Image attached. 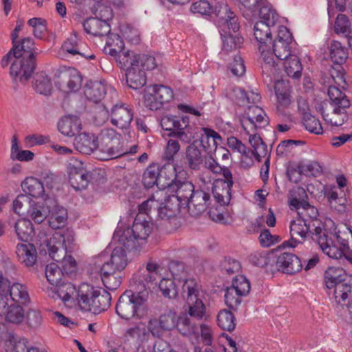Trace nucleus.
Here are the masks:
<instances>
[{
  "mask_svg": "<svg viewBox=\"0 0 352 352\" xmlns=\"http://www.w3.org/2000/svg\"><path fill=\"white\" fill-rule=\"evenodd\" d=\"M81 129V121L78 117L75 116H64L58 122V131L67 137L75 136Z\"/></svg>",
  "mask_w": 352,
  "mask_h": 352,
  "instance_id": "c756f323",
  "label": "nucleus"
},
{
  "mask_svg": "<svg viewBox=\"0 0 352 352\" xmlns=\"http://www.w3.org/2000/svg\"><path fill=\"white\" fill-rule=\"evenodd\" d=\"M323 226L320 221H315L314 223H310L307 220L300 217L292 221L290 223L291 240L285 241L283 245L284 247L295 248L298 243L296 237L300 236L302 239L311 236L314 241V237H318L320 233H322Z\"/></svg>",
  "mask_w": 352,
  "mask_h": 352,
  "instance_id": "0eeeda50",
  "label": "nucleus"
},
{
  "mask_svg": "<svg viewBox=\"0 0 352 352\" xmlns=\"http://www.w3.org/2000/svg\"><path fill=\"white\" fill-rule=\"evenodd\" d=\"M99 149L104 155L101 157L102 160L116 159L127 153V148L124 147V142L122 140L121 135L113 129H106L102 131Z\"/></svg>",
  "mask_w": 352,
  "mask_h": 352,
  "instance_id": "6e6552de",
  "label": "nucleus"
},
{
  "mask_svg": "<svg viewBox=\"0 0 352 352\" xmlns=\"http://www.w3.org/2000/svg\"><path fill=\"white\" fill-rule=\"evenodd\" d=\"M210 195L202 190H197L185 205L188 206V212L191 216L197 217L206 211L210 204Z\"/></svg>",
  "mask_w": 352,
  "mask_h": 352,
  "instance_id": "aec40b11",
  "label": "nucleus"
},
{
  "mask_svg": "<svg viewBox=\"0 0 352 352\" xmlns=\"http://www.w3.org/2000/svg\"><path fill=\"white\" fill-rule=\"evenodd\" d=\"M146 290L134 293L126 291L119 298L116 307V314L122 319L129 320L138 316V311L147 300Z\"/></svg>",
  "mask_w": 352,
  "mask_h": 352,
  "instance_id": "423d86ee",
  "label": "nucleus"
},
{
  "mask_svg": "<svg viewBox=\"0 0 352 352\" xmlns=\"http://www.w3.org/2000/svg\"><path fill=\"white\" fill-rule=\"evenodd\" d=\"M345 272L341 267H329L324 272L326 287L330 291L333 289V298L338 303L345 301L352 296L351 285L345 282Z\"/></svg>",
  "mask_w": 352,
  "mask_h": 352,
  "instance_id": "39448f33",
  "label": "nucleus"
},
{
  "mask_svg": "<svg viewBox=\"0 0 352 352\" xmlns=\"http://www.w3.org/2000/svg\"><path fill=\"white\" fill-rule=\"evenodd\" d=\"M178 331L183 336L190 337L198 333V327L192 323L187 316L177 318V326Z\"/></svg>",
  "mask_w": 352,
  "mask_h": 352,
  "instance_id": "13d9d810",
  "label": "nucleus"
},
{
  "mask_svg": "<svg viewBox=\"0 0 352 352\" xmlns=\"http://www.w3.org/2000/svg\"><path fill=\"white\" fill-rule=\"evenodd\" d=\"M177 312L174 309L166 310L158 318L149 320L148 328L152 335L160 337L164 331H170L177 326Z\"/></svg>",
  "mask_w": 352,
  "mask_h": 352,
  "instance_id": "4468645a",
  "label": "nucleus"
},
{
  "mask_svg": "<svg viewBox=\"0 0 352 352\" xmlns=\"http://www.w3.org/2000/svg\"><path fill=\"white\" fill-rule=\"evenodd\" d=\"M271 261H274L273 254L265 252H256L250 256V261L255 266L264 267L271 264Z\"/></svg>",
  "mask_w": 352,
  "mask_h": 352,
  "instance_id": "774afa93",
  "label": "nucleus"
},
{
  "mask_svg": "<svg viewBox=\"0 0 352 352\" xmlns=\"http://www.w3.org/2000/svg\"><path fill=\"white\" fill-rule=\"evenodd\" d=\"M60 83L65 91H77L82 85V76L74 68H69L60 74Z\"/></svg>",
  "mask_w": 352,
  "mask_h": 352,
  "instance_id": "393cba45",
  "label": "nucleus"
},
{
  "mask_svg": "<svg viewBox=\"0 0 352 352\" xmlns=\"http://www.w3.org/2000/svg\"><path fill=\"white\" fill-rule=\"evenodd\" d=\"M332 111H329L327 104H322L320 112L324 120L333 126H342L348 119L346 109L348 108L340 107H331Z\"/></svg>",
  "mask_w": 352,
  "mask_h": 352,
  "instance_id": "5701e85b",
  "label": "nucleus"
},
{
  "mask_svg": "<svg viewBox=\"0 0 352 352\" xmlns=\"http://www.w3.org/2000/svg\"><path fill=\"white\" fill-rule=\"evenodd\" d=\"M285 72L288 76L298 79L302 76V66L300 58L296 54H292L288 58L282 60Z\"/></svg>",
  "mask_w": 352,
  "mask_h": 352,
  "instance_id": "a18cd8bd",
  "label": "nucleus"
},
{
  "mask_svg": "<svg viewBox=\"0 0 352 352\" xmlns=\"http://www.w3.org/2000/svg\"><path fill=\"white\" fill-rule=\"evenodd\" d=\"M274 88L278 109L280 110V109L288 107L292 102L290 87L288 82L284 80H278L275 81Z\"/></svg>",
  "mask_w": 352,
  "mask_h": 352,
  "instance_id": "7c9ffc66",
  "label": "nucleus"
},
{
  "mask_svg": "<svg viewBox=\"0 0 352 352\" xmlns=\"http://www.w3.org/2000/svg\"><path fill=\"white\" fill-rule=\"evenodd\" d=\"M162 276L159 283V288L163 296L166 298H175L178 294L177 287L175 280Z\"/></svg>",
  "mask_w": 352,
  "mask_h": 352,
  "instance_id": "0e129e2a",
  "label": "nucleus"
},
{
  "mask_svg": "<svg viewBox=\"0 0 352 352\" xmlns=\"http://www.w3.org/2000/svg\"><path fill=\"white\" fill-rule=\"evenodd\" d=\"M153 230V223L151 220L147 219L142 214H137L132 227L124 230H116L113 238L127 250H137L139 248L140 241L146 240Z\"/></svg>",
  "mask_w": 352,
  "mask_h": 352,
  "instance_id": "f03ea898",
  "label": "nucleus"
},
{
  "mask_svg": "<svg viewBox=\"0 0 352 352\" xmlns=\"http://www.w3.org/2000/svg\"><path fill=\"white\" fill-rule=\"evenodd\" d=\"M98 287L87 283H82L77 291V300L80 309L92 313V306Z\"/></svg>",
  "mask_w": 352,
  "mask_h": 352,
  "instance_id": "b1692460",
  "label": "nucleus"
},
{
  "mask_svg": "<svg viewBox=\"0 0 352 352\" xmlns=\"http://www.w3.org/2000/svg\"><path fill=\"white\" fill-rule=\"evenodd\" d=\"M217 324L223 330L231 331L236 326L235 317L229 310H221L217 315Z\"/></svg>",
  "mask_w": 352,
  "mask_h": 352,
  "instance_id": "052dcab7",
  "label": "nucleus"
},
{
  "mask_svg": "<svg viewBox=\"0 0 352 352\" xmlns=\"http://www.w3.org/2000/svg\"><path fill=\"white\" fill-rule=\"evenodd\" d=\"M168 270L175 280L182 283V292H184V287L190 282L198 285L197 280L189 276L185 265L182 262L172 261L168 265Z\"/></svg>",
  "mask_w": 352,
  "mask_h": 352,
  "instance_id": "bb28decb",
  "label": "nucleus"
},
{
  "mask_svg": "<svg viewBox=\"0 0 352 352\" xmlns=\"http://www.w3.org/2000/svg\"><path fill=\"white\" fill-rule=\"evenodd\" d=\"M126 79L129 87L133 89L143 87L146 82L145 72L138 66L126 69Z\"/></svg>",
  "mask_w": 352,
  "mask_h": 352,
  "instance_id": "79ce46f5",
  "label": "nucleus"
},
{
  "mask_svg": "<svg viewBox=\"0 0 352 352\" xmlns=\"http://www.w3.org/2000/svg\"><path fill=\"white\" fill-rule=\"evenodd\" d=\"M182 294L188 305L189 316L201 320L206 314V308L202 300L200 285H195L192 282H190L184 287V292H182Z\"/></svg>",
  "mask_w": 352,
  "mask_h": 352,
  "instance_id": "9d476101",
  "label": "nucleus"
},
{
  "mask_svg": "<svg viewBox=\"0 0 352 352\" xmlns=\"http://www.w3.org/2000/svg\"><path fill=\"white\" fill-rule=\"evenodd\" d=\"M329 55L333 63L340 65L348 58V50L340 42L333 41L329 46Z\"/></svg>",
  "mask_w": 352,
  "mask_h": 352,
  "instance_id": "3c124183",
  "label": "nucleus"
},
{
  "mask_svg": "<svg viewBox=\"0 0 352 352\" xmlns=\"http://www.w3.org/2000/svg\"><path fill=\"white\" fill-rule=\"evenodd\" d=\"M91 174L82 168L71 167L69 172V182L76 191L87 188L90 182Z\"/></svg>",
  "mask_w": 352,
  "mask_h": 352,
  "instance_id": "cd10ccee",
  "label": "nucleus"
},
{
  "mask_svg": "<svg viewBox=\"0 0 352 352\" xmlns=\"http://www.w3.org/2000/svg\"><path fill=\"white\" fill-rule=\"evenodd\" d=\"M214 12L218 18L220 28H227L233 33L238 32L240 28L238 17L228 5L226 0H218L214 5Z\"/></svg>",
  "mask_w": 352,
  "mask_h": 352,
  "instance_id": "ddd939ff",
  "label": "nucleus"
},
{
  "mask_svg": "<svg viewBox=\"0 0 352 352\" xmlns=\"http://www.w3.org/2000/svg\"><path fill=\"white\" fill-rule=\"evenodd\" d=\"M34 89L40 94L45 96L51 94L52 85L51 80L44 74H37L34 78Z\"/></svg>",
  "mask_w": 352,
  "mask_h": 352,
  "instance_id": "e2e57ef3",
  "label": "nucleus"
},
{
  "mask_svg": "<svg viewBox=\"0 0 352 352\" xmlns=\"http://www.w3.org/2000/svg\"><path fill=\"white\" fill-rule=\"evenodd\" d=\"M175 190L176 196L180 201L186 205L192 194H194L195 187L192 183L186 179L181 180L180 177L175 182V184L170 189Z\"/></svg>",
  "mask_w": 352,
  "mask_h": 352,
  "instance_id": "c9c22d12",
  "label": "nucleus"
},
{
  "mask_svg": "<svg viewBox=\"0 0 352 352\" xmlns=\"http://www.w3.org/2000/svg\"><path fill=\"white\" fill-rule=\"evenodd\" d=\"M100 274L104 286L109 290L117 289L122 283L121 272L111 270L107 265H102Z\"/></svg>",
  "mask_w": 352,
  "mask_h": 352,
  "instance_id": "f704fd0d",
  "label": "nucleus"
},
{
  "mask_svg": "<svg viewBox=\"0 0 352 352\" xmlns=\"http://www.w3.org/2000/svg\"><path fill=\"white\" fill-rule=\"evenodd\" d=\"M4 348L6 352H41L38 348H29L25 338H19L11 333L5 339Z\"/></svg>",
  "mask_w": 352,
  "mask_h": 352,
  "instance_id": "2f4dec72",
  "label": "nucleus"
},
{
  "mask_svg": "<svg viewBox=\"0 0 352 352\" xmlns=\"http://www.w3.org/2000/svg\"><path fill=\"white\" fill-rule=\"evenodd\" d=\"M258 22L276 27L280 23V19L271 5H265L260 8Z\"/></svg>",
  "mask_w": 352,
  "mask_h": 352,
  "instance_id": "603ef678",
  "label": "nucleus"
},
{
  "mask_svg": "<svg viewBox=\"0 0 352 352\" xmlns=\"http://www.w3.org/2000/svg\"><path fill=\"white\" fill-rule=\"evenodd\" d=\"M8 296L10 298L18 303L27 305L30 302V298L28 292L27 287L20 283H14L8 289Z\"/></svg>",
  "mask_w": 352,
  "mask_h": 352,
  "instance_id": "c03bdc74",
  "label": "nucleus"
},
{
  "mask_svg": "<svg viewBox=\"0 0 352 352\" xmlns=\"http://www.w3.org/2000/svg\"><path fill=\"white\" fill-rule=\"evenodd\" d=\"M245 117L241 120V126L247 134L255 133L258 129L269 124L265 111L257 105H250L245 111Z\"/></svg>",
  "mask_w": 352,
  "mask_h": 352,
  "instance_id": "9b49d317",
  "label": "nucleus"
},
{
  "mask_svg": "<svg viewBox=\"0 0 352 352\" xmlns=\"http://www.w3.org/2000/svg\"><path fill=\"white\" fill-rule=\"evenodd\" d=\"M62 50L72 55H80L86 59H94L95 55L87 54L86 45L78 37L76 34L71 35L62 45Z\"/></svg>",
  "mask_w": 352,
  "mask_h": 352,
  "instance_id": "c85d7f7f",
  "label": "nucleus"
},
{
  "mask_svg": "<svg viewBox=\"0 0 352 352\" xmlns=\"http://www.w3.org/2000/svg\"><path fill=\"white\" fill-rule=\"evenodd\" d=\"M14 58L10 67V75L16 81L26 82L35 69V54L30 53L28 55V58L25 56H17Z\"/></svg>",
  "mask_w": 352,
  "mask_h": 352,
  "instance_id": "f8f14e48",
  "label": "nucleus"
},
{
  "mask_svg": "<svg viewBox=\"0 0 352 352\" xmlns=\"http://www.w3.org/2000/svg\"><path fill=\"white\" fill-rule=\"evenodd\" d=\"M55 290L58 296L61 298L65 303L73 299L76 293L75 286L71 283H60L58 285L55 287Z\"/></svg>",
  "mask_w": 352,
  "mask_h": 352,
  "instance_id": "69168bd1",
  "label": "nucleus"
},
{
  "mask_svg": "<svg viewBox=\"0 0 352 352\" xmlns=\"http://www.w3.org/2000/svg\"><path fill=\"white\" fill-rule=\"evenodd\" d=\"M50 256L54 261L62 264L63 272L67 274H72L76 270V262L74 257L67 255V252L63 248L59 251H48Z\"/></svg>",
  "mask_w": 352,
  "mask_h": 352,
  "instance_id": "72a5a7b5",
  "label": "nucleus"
},
{
  "mask_svg": "<svg viewBox=\"0 0 352 352\" xmlns=\"http://www.w3.org/2000/svg\"><path fill=\"white\" fill-rule=\"evenodd\" d=\"M74 241V233L73 230L66 229L61 232H56L50 239L44 241L47 251H59L63 248L67 252L72 251Z\"/></svg>",
  "mask_w": 352,
  "mask_h": 352,
  "instance_id": "2eb2a0df",
  "label": "nucleus"
},
{
  "mask_svg": "<svg viewBox=\"0 0 352 352\" xmlns=\"http://www.w3.org/2000/svg\"><path fill=\"white\" fill-rule=\"evenodd\" d=\"M167 270L155 262H148L146 270L142 273L140 280L146 283H152L157 278H162L166 275Z\"/></svg>",
  "mask_w": 352,
  "mask_h": 352,
  "instance_id": "58836bf2",
  "label": "nucleus"
},
{
  "mask_svg": "<svg viewBox=\"0 0 352 352\" xmlns=\"http://www.w3.org/2000/svg\"><path fill=\"white\" fill-rule=\"evenodd\" d=\"M127 263L126 250L122 247H116L113 250L109 258L104 261L102 265H107L111 270L122 272Z\"/></svg>",
  "mask_w": 352,
  "mask_h": 352,
  "instance_id": "473e14b6",
  "label": "nucleus"
},
{
  "mask_svg": "<svg viewBox=\"0 0 352 352\" xmlns=\"http://www.w3.org/2000/svg\"><path fill=\"white\" fill-rule=\"evenodd\" d=\"M232 186H227L221 180H216L212 187V194L214 199L221 206H227L231 199Z\"/></svg>",
  "mask_w": 352,
  "mask_h": 352,
  "instance_id": "37998d69",
  "label": "nucleus"
},
{
  "mask_svg": "<svg viewBox=\"0 0 352 352\" xmlns=\"http://www.w3.org/2000/svg\"><path fill=\"white\" fill-rule=\"evenodd\" d=\"M349 239L342 237L340 234H333L327 230L318 237H314L322 252L330 258L339 259L344 256L349 263H352V232L346 233Z\"/></svg>",
  "mask_w": 352,
  "mask_h": 352,
  "instance_id": "7ed1b4c3",
  "label": "nucleus"
},
{
  "mask_svg": "<svg viewBox=\"0 0 352 352\" xmlns=\"http://www.w3.org/2000/svg\"><path fill=\"white\" fill-rule=\"evenodd\" d=\"M328 96L330 99L331 107L349 108V100L347 98L345 94L341 91L337 87L330 85L328 89Z\"/></svg>",
  "mask_w": 352,
  "mask_h": 352,
  "instance_id": "864d4df0",
  "label": "nucleus"
},
{
  "mask_svg": "<svg viewBox=\"0 0 352 352\" xmlns=\"http://www.w3.org/2000/svg\"><path fill=\"white\" fill-rule=\"evenodd\" d=\"M159 177L157 188L160 190L169 188L170 189L175 182L178 179L180 176L177 174L175 166L173 163L168 162L160 166L158 164Z\"/></svg>",
  "mask_w": 352,
  "mask_h": 352,
  "instance_id": "4be33fe9",
  "label": "nucleus"
},
{
  "mask_svg": "<svg viewBox=\"0 0 352 352\" xmlns=\"http://www.w3.org/2000/svg\"><path fill=\"white\" fill-rule=\"evenodd\" d=\"M74 144L78 151L87 155L100 147L98 138L93 133L85 132L76 137Z\"/></svg>",
  "mask_w": 352,
  "mask_h": 352,
  "instance_id": "a878e982",
  "label": "nucleus"
},
{
  "mask_svg": "<svg viewBox=\"0 0 352 352\" xmlns=\"http://www.w3.org/2000/svg\"><path fill=\"white\" fill-rule=\"evenodd\" d=\"M116 57L118 63L122 68L128 69L138 66V54H135L133 52L122 51Z\"/></svg>",
  "mask_w": 352,
  "mask_h": 352,
  "instance_id": "338daca9",
  "label": "nucleus"
},
{
  "mask_svg": "<svg viewBox=\"0 0 352 352\" xmlns=\"http://www.w3.org/2000/svg\"><path fill=\"white\" fill-rule=\"evenodd\" d=\"M275 28L258 21L254 26V36L259 43L258 51L262 59V75L263 78H270V80L275 77L279 71L278 64L274 60L270 47L272 41V34Z\"/></svg>",
  "mask_w": 352,
  "mask_h": 352,
  "instance_id": "f257e3e1",
  "label": "nucleus"
},
{
  "mask_svg": "<svg viewBox=\"0 0 352 352\" xmlns=\"http://www.w3.org/2000/svg\"><path fill=\"white\" fill-rule=\"evenodd\" d=\"M6 320L12 324H19L25 319V313L23 308L19 305H8L6 308Z\"/></svg>",
  "mask_w": 352,
  "mask_h": 352,
  "instance_id": "4d7b16f0",
  "label": "nucleus"
},
{
  "mask_svg": "<svg viewBox=\"0 0 352 352\" xmlns=\"http://www.w3.org/2000/svg\"><path fill=\"white\" fill-rule=\"evenodd\" d=\"M124 46V42L119 35L108 34L104 51L106 54L116 57L123 50Z\"/></svg>",
  "mask_w": 352,
  "mask_h": 352,
  "instance_id": "5fc2aeb1",
  "label": "nucleus"
},
{
  "mask_svg": "<svg viewBox=\"0 0 352 352\" xmlns=\"http://www.w3.org/2000/svg\"><path fill=\"white\" fill-rule=\"evenodd\" d=\"M289 206L292 209L296 210L298 217L307 220L310 223H314L318 219V211L316 207L310 205L308 202L300 200L296 196L289 201Z\"/></svg>",
  "mask_w": 352,
  "mask_h": 352,
  "instance_id": "412c9836",
  "label": "nucleus"
},
{
  "mask_svg": "<svg viewBox=\"0 0 352 352\" xmlns=\"http://www.w3.org/2000/svg\"><path fill=\"white\" fill-rule=\"evenodd\" d=\"M248 135H249V142L253 148V154L255 158L260 162L262 158L266 157L269 155L267 146L261 137L255 133Z\"/></svg>",
  "mask_w": 352,
  "mask_h": 352,
  "instance_id": "8fccbe9b",
  "label": "nucleus"
},
{
  "mask_svg": "<svg viewBox=\"0 0 352 352\" xmlns=\"http://www.w3.org/2000/svg\"><path fill=\"white\" fill-rule=\"evenodd\" d=\"M276 267L278 271L292 274L299 272L302 267V263L299 258L292 253L283 252L276 259Z\"/></svg>",
  "mask_w": 352,
  "mask_h": 352,
  "instance_id": "6ab92c4d",
  "label": "nucleus"
},
{
  "mask_svg": "<svg viewBox=\"0 0 352 352\" xmlns=\"http://www.w3.org/2000/svg\"><path fill=\"white\" fill-rule=\"evenodd\" d=\"M196 140H192L186 148L185 160L188 166L193 170L200 169L203 164V157L201 151L195 144Z\"/></svg>",
  "mask_w": 352,
  "mask_h": 352,
  "instance_id": "4c0bfd02",
  "label": "nucleus"
},
{
  "mask_svg": "<svg viewBox=\"0 0 352 352\" xmlns=\"http://www.w3.org/2000/svg\"><path fill=\"white\" fill-rule=\"evenodd\" d=\"M16 254L20 262L25 266H32L36 261V252L34 246L30 243H19Z\"/></svg>",
  "mask_w": 352,
  "mask_h": 352,
  "instance_id": "ea45409f",
  "label": "nucleus"
},
{
  "mask_svg": "<svg viewBox=\"0 0 352 352\" xmlns=\"http://www.w3.org/2000/svg\"><path fill=\"white\" fill-rule=\"evenodd\" d=\"M104 10L107 13V16L105 19L90 17L84 21L83 28L87 34L96 36H103L109 34L111 27L107 20L111 16V10L108 8H104Z\"/></svg>",
  "mask_w": 352,
  "mask_h": 352,
  "instance_id": "f3484780",
  "label": "nucleus"
},
{
  "mask_svg": "<svg viewBox=\"0 0 352 352\" xmlns=\"http://www.w3.org/2000/svg\"><path fill=\"white\" fill-rule=\"evenodd\" d=\"M222 39V52L228 53L241 47L243 38L238 34H232L227 28H220Z\"/></svg>",
  "mask_w": 352,
  "mask_h": 352,
  "instance_id": "a19ab883",
  "label": "nucleus"
},
{
  "mask_svg": "<svg viewBox=\"0 0 352 352\" xmlns=\"http://www.w3.org/2000/svg\"><path fill=\"white\" fill-rule=\"evenodd\" d=\"M24 192L33 197H41L44 195L43 183L34 177H27L21 184Z\"/></svg>",
  "mask_w": 352,
  "mask_h": 352,
  "instance_id": "de8ad7c7",
  "label": "nucleus"
},
{
  "mask_svg": "<svg viewBox=\"0 0 352 352\" xmlns=\"http://www.w3.org/2000/svg\"><path fill=\"white\" fill-rule=\"evenodd\" d=\"M162 128L170 131L168 136L184 144L190 143L197 136L199 129L190 124L188 116H164L160 121Z\"/></svg>",
  "mask_w": 352,
  "mask_h": 352,
  "instance_id": "20e7f679",
  "label": "nucleus"
},
{
  "mask_svg": "<svg viewBox=\"0 0 352 352\" xmlns=\"http://www.w3.org/2000/svg\"><path fill=\"white\" fill-rule=\"evenodd\" d=\"M159 177L158 164H150L144 170L142 177V184L146 188L157 186Z\"/></svg>",
  "mask_w": 352,
  "mask_h": 352,
  "instance_id": "bf43d9fd",
  "label": "nucleus"
},
{
  "mask_svg": "<svg viewBox=\"0 0 352 352\" xmlns=\"http://www.w3.org/2000/svg\"><path fill=\"white\" fill-rule=\"evenodd\" d=\"M67 217V210L63 207L57 206L49 214V226L54 230L60 229L66 224Z\"/></svg>",
  "mask_w": 352,
  "mask_h": 352,
  "instance_id": "09e8293b",
  "label": "nucleus"
},
{
  "mask_svg": "<svg viewBox=\"0 0 352 352\" xmlns=\"http://www.w3.org/2000/svg\"><path fill=\"white\" fill-rule=\"evenodd\" d=\"M15 232L21 241H27L34 234V228L32 222L27 219L18 220L14 225Z\"/></svg>",
  "mask_w": 352,
  "mask_h": 352,
  "instance_id": "6e6d98bb",
  "label": "nucleus"
},
{
  "mask_svg": "<svg viewBox=\"0 0 352 352\" xmlns=\"http://www.w3.org/2000/svg\"><path fill=\"white\" fill-rule=\"evenodd\" d=\"M111 123L121 130H128L133 120V111L124 104H115L111 110Z\"/></svg>",
  "mask_w": 352,
  "mask_h": 352,
  "instance_id": "dca6fc26",
  "label": "nucleus"
},
{
  "mask_svg": "<svg viewBox=\"0 0 352 352\" xmlns=\"http://www.w3.org/2000/svg\"><path fill=\"white\" fill-rule=\"evenodd\" d=\"M296 43L294 41L292 33L283 25H279L278 29V35L272 43V52L271 51L274 60L279 65L283 59L289 57L292 54H295V48ZM280 68V67L278 66ZM278 74L269 81L272 82L276 78Z\"/></svg>",
  "mask_w": 352,
  "mask_h": 352,
  "instance_id": "1a4fd4ad",
  "label": "nucleus"
},
{
  "mask_svg": "<svg viewBox=\"0 0 352 352\" xmlns=\"http://www.w3.org/2000/svg\"><path fill=\"white\" fill-rule=\"evenodd\" d=\"M197 128L199 129V132L195 140L197 141V139H199L203 149L208 154L212 153L216 151L217 146L222 143L223 139L221 136L210 128H199L198 126Z\"/></svg>",
  "mask_w": 352,
  "mask_h": 352,
  "instance_id": "a211bd4d",
  "label": "nucleus"
},
{
  "mask_svg": "<svg viewBox=\"0 0 352 352\" xmlns=\"http://www.w3.org/2000/svg\"><path fill=\"white\" fill-rule=\"evenodd\" d=\"M63 276L62 269L56 263H52L45 267V277L47 281L53 287L58 285L61 283Z\"/></svg>",
  "mask_w": 352,
  "mask_h": 352,
  "instance_id": "680f3d73",
  "label": "nucleus"
},
{
  "mask_svg": "<svg viewBox=\"0 0 352 352\" xmlns=\"http://www.w3.org/2000/svg\"><path fill=\"white\" fill-rule=\"evenodd\" d=\"M111 302V295L102 288L98 287L94 303L92 306V313L98 314L109 307Z\"/></svg>",
  "mask_w": 352,
  "mask_h": 352,
  "instance_id": "49530a36",
  "label": "nucleus"
},
{
  "mask_svg": "<svg viewBox=\"0 0 352 352\" xmlns=\"http://www.w3.org/2000/svg\"><path fill=\"white\" fill-rule=\"evenodd\" d=\"M84 92L89 100L98 103L106 95L107 87L102 82L90 80L87 82Z\"/></svg>",
  "mask_w": 352,
  "mask_h": 352,
  "instance_id": "e433bc0d",
  "label": "nucleus"
}]
</instances>
